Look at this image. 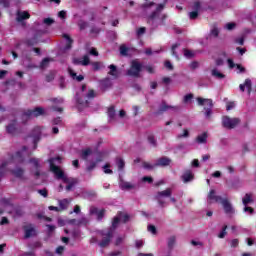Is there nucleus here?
I'll use <instances>...</instances> for the list:
<instances>
[{"label": "nucleus", "mask_w": 256, "mask_h": 256, "mask_svg": "<svg viewBox=\"0 0 256 256\" xmlns=\"http://www.w3.org/2000/svg\"><path fill=\"white\" fill-rule=\"evenodd\" d=\"M235 27H236V24L233 22L226 24V29H228V31H233V29H235Z\"/></svg>", "instance_id": "680f3d73"}, {"label": "nucleus", "mask_w": 256, "mask_h": 256, "mask_svg": "<svg viewBox=\"0 0 256 256\" xmlns=\"http://www.w3.org/2000/svg\"><path fill=\"white\" fill-rule=\"evenodd\" d=\"M102 241L99 243V247H108L111 243V239H113V230L109 229V231L105 234L102 233Z\"/></svg>", "instance_id": "9b49d317"}, {"label": "nucleus", "mask_w": 256, "mask_h": 256, "mask_svg": "<svg viewBox=\"0 0 256 256\" xmlns=\"http://www.w3.org/2000/svg\"><path fill=\"white\" fill-rule=\"evenodd\" d=\"M41 115H45V109L42 107H36L32 110L28 109L23 113V117H27V119L31 117H41Z\"/></svg>", "instance_id": "1a4fd4ad"}, {"label": "nucleus", "mask_w": 256, "mask_h": 256, "mask_svg": "<svg viewBox=\"0 0 256 256\" xmlns=\"http://www.w3.org/2000/svg\"><path fill=\"white\" fill-rule=\"evenodd\" d=\"M144 69L147 71V73H149L150 75H153V73H155V69L153 68V66H145Z\"/></svg>", "instance_id": "bf43d9fd"}, {"label": "nucleus", "mask_w": 256, "mask_h": 256, "mask_svg": "<svg viewBox=\"0 0 256 256\" xmlns=\"http://www.w3.org/2000/svg\"><path fill=\"white\" fill-rule=\"evenodd\" d=\"M220 203L226 215H233L235 213V209L233 205H231V202H229V199H223Z\"/></svg>", "instance_id": "ddd939ff"}, {"label": "nucleus", "mask_w": 256, "mask_h": 256, "mask_svg": "<svg viewBox=\"0 0 256 256\" xmlns=\"http://www.w3.org/2000/svg\"><path fill=\"white\" fill-rule=\"evenodd\" d=\"M110 167H111V164H105V165L103 166L104 173H105L106 175H112L113 170H111Z\"/></svg>", "instance_id": "37998d69"}, {"label": "nucleus", "mask_w": 256, "mask_h": 256, "mask_svg": "<svg viewBox=\"0 0 256 256\" xmlns=\"http://www.w3.org/2000/svg\"><path fill=\"white\" fill-rule=\"evenodd\" d=\"M189 137V130L184 129L182 134L177 136V139H187Z\"/></svg>", "instance_id": "a18cd8bd"}, {"label": "nucleus", "mask_w": 256, "mask_h": 256, "mask_svg": "<svg viewBox=\"0 0 256 256\" xmlns=\"http://www.w3.org/2000/svg\"><path fill=\"white\" fill-rule=\"evenodd\" d=\"M196 142L199 143V144H205L207 143V133L204 132L202 133L201 135H198L196 137Z\"/></svg>", "instance_id": "cd10ccee"}, {"label": "nucleus", "mask_w": 256, "mask_h": 256, "mask_svg": "<svg viewBox=\"0 0 256 256\" xmlns=\"http://www.w3.org/2000/svg\"><path fill=\"white\" fill-rule=\"evenodd\" d=\"M116 165L118 167V171H123V169H125V160H123L121 157H117Z\"/></svg>", "instance_id": "c85d7f7f"}, {"label": "nucleus", "mask_w": 256, "mask_h": 256, "mask_svg": "<svg viewBox=\"0 0 256 256\" xmlns=\"http://www.w3.org/2000/svg\"><path fill=\"white\" fill-rule=\"evenodd\" d=\"M95 97V90L89 89L84 99L79 97V94H76V101L78 105H82V107H89V101H93Z\"/></svg>", "instance_id": "20e7f679"}, {"label": "nucleus", "mask_w": 256, "mask_h": 256, "mask_svg": "<svg viewBox=\"0 0 256 256\" xmlns=\"http://www.w3.org/2000/svg\"><path fill=\"white\" fill-rule=\"evenodd\" d=\"M227 63L230 69H235V67H237V64H235V62H233V59L231 58L227 59Z\"/></svg>", "instance_id": "3c124183"}, {"label": "nucleus", "mask_w": 256, "mask_h": 256, "mask_svg": "<svg viewBox=\"0 0 256 256\" xmlns=\"http://www.w3.org/2000/svg\"><path fill=\"white\" fill-rule=\"evenodd\" d=\"M227 225H224L221 232L218 234L219 239H225V235H227Z\"/></svg>", "instance_id": "58836bf2"}, {"label": "nucleus", "mask_w": 256, "mask_h": 256, "mask_svg": "<svg viewBox=\"0 0 256 256\" xmlns=\"http://www.w3.org/2000/svg\"><path fill=\"white\" fill-rule=\"evenodd\" d=\"M55 161H61V157L57 156L55 158H50V171L54 173L56 179H61L62 181L65 179V172L59 168V166L55 165Z\"/></svg>", "instance_id": "f03ea898"}, {"label": "nucleus", "mask_w": 256, "mask_h": 256, "mask_svg": "<svg viewBox=\"0 0 256 256\" xmlns=\"http://www.w3.org/2000/svg\"><path fill=\"white\" fill-rule=\"evenodd\" d=\"M164 9H165V4H158L155 11H157V13L159 14Z\"/></svg>", "instance_id": "338daca9"}, {"label": "nucleus", "mask_w": 256, "mask_h": 256, "mask_svg": "<svg viewBox=\"0 0 256 256\" xmlns=\"http://www.w3.org/2000/svg\"><path fill=\"white\" fill-rule=\"evenodd\" d=\"M159 17V12L153 11L149 16H148V21H155Z\"/></svg>", "instance_id": "79ce46f5"}, {"label": "nucleus", "mask_w": 256, "mask_h": 256, "mask_svg": "<svg viewBox=\"0 0 256 256\" xmlns=\"http://www.w3.org/2000/svg\"><path fill=\"white\" fill-rule=\"evenodd\" d=\"M12 175H14V177H17V179H21V177H23V175H25V170L23 168H16L14 170H11Z\"/></svg>", "instance_id": "393cba45"}, {"label": "nucleus", "mask_w": 256, "mask_h": 256, "mask_svg": "<svg viewBox=\"0 0 256 256\" xmlns=\"http://www.w3.org/2000/svg\"><path fill=\"white\" fill-rule=\"evenodd\" d=\"M171 195H173V191L171 188H167L164 191L157 192L155 195V200L158 202L160 207H165V199L171 197Z\"/></svg>", "instance_id": "39448f33"}, {"label": "nucleus", "mask_w": 256, "mask_h": 256, "mask_svg": "<svg viewBox=\"0 0 256 256\" xmlns=\"http://www.w3.org/2000/svg\"><path fill=\"white\" fill-rule=\"evenodd\" d=\"M25 44L28 47H33L34 45H37V39H35V38L28 39V40H26Z\"/></svg>", "instance_id": "c03bdc74"}, {"label": "nucleus", "mask_w": 256, "mask_h": 256, "mask_svg": "<svg viewBox=\"0 0 256 256\" xmlns=\"http://www.w3.org/2000/svg\"><path fill=\"white\" fill-rule=\"evenodd\" d=\"M63 38L66 39V41H67L65 50L69 51V49H71L73 47V40H72L71 36H69V34H63Z\"/></svg>", "instance_id": "a878e982"}, {"label": "nucleus", "mask_w": 256, "mask_h": 256, "mask_svg": "<svg viewBox=\"0 0 256 256\" xmlns=\"http://www.w3.org/2000/svg\"><path fill=\"white\" fill-rule=\"evenodd\" d=\"M63 183H67V185H77V183H79V180H77V178H69L67 176L64 177V179H62Z\"/></svg>", "instance_id": "c756f323"}, {"label": "nucleus", "mask_w": 256, "mask_h": 256, "mask_svg": "<svg viewBox=\"0 0 256 256\" xmlns=\"http://www.w3.org/2000/svg\"><path fill=\"white\" fill-rule=\"evenodd\" d=\"M32 137H33L34 149H37V143L41 141V129L34 128L32 132Z\"/></svg>", "instance_id": "f3484780"}, {"label": "nucleus", "mask_w": 256, "mask_h": 256, "mask_svg": "<svg viewBox=\"0 0 256 256\" xmlns=\"http://www.w3.org/2000/svg\"><path fill=\"white\" fill-rule=\"evenodd\" d=\"M60 89H65V78L60 77V84H59Z\"/></svg>", "instance_id": "774afa93"}, {"label": "nucleus", "mask_w": 256, "mask_h": 256, "mask_svg": "<svg viewBox=\"0 0 256 256\" xmlns=\"http://www.w3.org/2000/svg\"><path fill=\"white\" fill-rule=\"evenodd\" d=\"M193 9L194 11H197L199 13V11H201V2L199 1L194 2Z\"/></svg>", "instance_id": "8fccbe9b"}, {"label": "nucleus", "mask_w": 256, "mask_h": 256, "mask_svg": "<svg viewBox=\"0 0 256 256\" xmlns=\"http://www.w3.org/2000/svg\"><path fill=\"white\" fill-rule=\"evenodd\" d=\"M148 231H149L152 235H156V234H157V228L155 227V225H148Z\"/></svg>", "instance_id": "09e8293b"}, {"label": "nucleus", "mask_w": 256, "mask_h": 256, "mask_svg": "<svg viewBox=\"0 0 256 256\" xmlns=\"http://www.w3.org/2000/svg\"><path fill=\"white\" fill-rule=\"evenodd\" d=\"M38 193L42 197H45V198L49 197V191H47V188L38 190Z\"/></svg>", "instance_id": "49530a36"}, {"label": "nucleus", "mask_w": 256, "mask_h": 256, "mask_svg": "<svg viewBox=\"0 0 256 256\" xmlns=\"http://www.w3.org/2000/svg\"><path fill=\"white\" fill-rule=\"evenodd\" d=\"M235 108V102H228L226 105V110L231 111V109Z\"/></svg>", "instance_id": "69168bd1"}, {"label": "nucleus", "mask_w": 256, "mask_h": 256, "mask_svg": "<svg viewBox=\"0 0 256 256\" xmlns=\"http://www.w3.org/2000/svg\"><path fill=\"white\" fill-rule=\"evenodd\" d=\"M239 123H241V119L239 118H231L229 116L222 117V126L224 129H235Z\"/></svg>", "instance_id": "423d86ee"}, {"label": "nucleus", "mask_w": 256, "mask_h": 256, "mask_svg": "<svg viewBox=\"0 0 256 256\" xmlns=\"http://www.w3.org/2000/svg\"><path fill=\"white\" fill-rule=\"evenodd\" d=\"M90 61L91 60L89 59V56L88 55H84L83 56V60H82V65L87 66V65H89Z\"/></svg>", "instance_id": "5fc2aeb1"}, {"label": "nucleus", "mask_w": 256, "mask_h": 256, "mask_svg": "<svg viewBox=\"0 0 256 256\" xmlns=\"http://www.w3.org/2000/svg\"><path fill=\"white\" fill-rule=\"evenodd\" d=\"M175 241H176L175 236H172L168 239V248L169 249H173V247H175Z\"/></svg>", "instance_id": "a19ab883"}, {"label": "nucleus", "mask_w": 256, "mask_h": 256, "mask_svg": "<svg viewBox=\"0 0 256 256\" xmlns=\"http://www.w3.org/2000/svg\"><path fill=\"white\" fill-rule=\"evenodd\" d=\"M193 99V94H187L184 96V103H189V101H191Z\"/></svg>", "instance_id": "e2e57ef3"}, {"label": "nucleus", "mask_w": 256, "mask_h": 256, "mask_svg": "<svg viewBox=\"0 0 256 256\" xmlns=\"http://www.w3.org/2000/svg\"><path fill=\"white\" fill-rule=\"evenodd\" d=\"M29 163H32V165H34L35 169H39L41 167V165L39 164L38 158H30Z\"/></svg>", "instance_id": "c9c22d12"}, {"label": "nucleus", "mask_w": 256, "mask_h": 256, "mask_svg": "<svg viewBox=\"0 0 256 256\" xmlns=\"http://www.w3.org/2000/svg\"><path fill=\"white\" fill-rule=\"evenodd\" d=\"M245 87L248 91V95H251V91L253 89V83L251 82V79H246L244 84L239 85V89L242 93H245Z\"/></svg>", "instance_id": "4468645a"}, {"label": "nucleus", "mask_w": 256, "mask_h": 256, "mask_svg": "<svg viewBox=\"0 0 256 256\" xmlns=\"http://www.w3.org/2000/svg\"><path fill=\"white\" fill-rule=\"evenodd\" d=\"M121 217H123V212H118L117 216L113 218L112 226L110 227L112 232L114 231V229H117L119 223H121Z\"/></svg>", "instance_id": "aec40b11"}, {"label": "nucleus", "mask_w": 256, "mask_h": 256, "mask_svg": "<svg viewBox=\"0 0 256 256\" xmlns=\"http://www.w3.org/2000/svg\"><path fill=\"white\" fill-rule=\"evenodd\" d=\"M193 172L191 170H187L183 175H182V180L184 183H189V181H193Z\"/></svg>", "instance_id": "4be33fe9"}, {"label": "nucleus", "mask_w": 256, "mask_h": 256, "mask_svg": "<svg viewBox=\"0 0 256 256\" xmlns=\"http://www.w3.org/2000/svg\"><path fill=\"white\" fill-rule=\"evenodd\" d=\"M55 80V72L50 71L47 75H46V82L47 83H51V81Z\"/></svg>", "instance_id": "f704fd0d"}, {"label": "nucleus", "mask_w": 256, "mask_h": 256, "mask_svg": "<svg viewBox=\"0 0 256 256\" xmlns=\"http://www.w3.org/2000/svg\"><path fill=\"white\" fill-rule=\"evenodd\" d=\"M128 53H129V48H127V46L125 45H121L120 54L123 55L124 57H127Z\"/></svg>", "instance_id": "4c0bfd02"}, {"label": "nucleus", "mask_w": 256, "mask_h": 256, "mask_svg": "<svg viewBox=\"0 0 256 256\" xmlns=\"http://www.w3.org/2000/svg\"><path fill=\"white\" fill-rule=\"evenodd\" d=\"M198 68H199V62L193 61V62L190 63V69L192 71H195V69H198Z\"/></svg>", "instance_id": "864d4df0"}, {"label": "nucleus", "mask_w": 256, "mask_h": 256, "mask_svg": "<svg viewBox=\"0 0 256 256\" xmlns=\"http://www.w3.org/2000/svg\"><path fill=\"white\" fill-rule=\"evenodd\" d=\"M68 205H69V201L67 199L61 200L59 202V207L62 210L67 209Z\"/></svg>", "instance_id": "ea45409f"}, {"label": "nucleus", "mask_w": 256, "mask_h": 256, "mask_svg": "<svg viewBox=\"0 0 256 256\" xmlns=\"http://www.w3.org/2000/svg\"><path fill=\"white\" fill-rule=\"evenodd\" d=\"M142 69L143 64L137 62L136 60H133L131 62L130 69L126 72V75H128L129 77H140Z\"/></svg>", "instance_id": "7ed1b4c3"}, {"label": "nucleus", "mask_w": 256, "mask_h": 256, "mask_svg": "<svg viewBox=\"0 0 256 256\" xmlns=\"http://www.w3.org/2000/svg\"><path fill=\"white\" fill-rule=\"evenodd\" d=\"M212 77H216V79H225V74L217 71V69L212 70Z\"/></svg>", "instance_id": "2f4dec72"}, {"label": "nucleus", "mask_w": 256, "mask_h": 256, "mask_svg": "<svg viewBox=\"0 0 256 256\" xmlns=\"http://www.w3.org/2000/svg\"><path fill=\"white\" fill-rule=\"evenodd\" d=\"M143 167H144V169L151 170V169H154L155 164L153 165V164H150L148 162H143Z\"/></svg>", "instance_id": "4d7b16f0"}, {"label": "nucleus", "mask_w": 256, "mask_h": 256, "mask_svg": "<svg viewBox=\"0 0 256 256\" xmlns=\"http://www.w3.org/2000/svg\"><path fill=\"white\" fill-rule=\"evenodd\" d=\"M168 165H171V159L168 157H161L157 160L155 167H168Z\"/></svg>", "instance_id": "a211bd4d"}, {"label": "nucleus", "mask_w": 256, "mask_h": 256, "mask_svg": "<svg viewBox=\"0 0 256 256\" xmlns=\"http://www.w3.org/2000/svg\"><path fill=\"white\" fill-rule=\"evenodd\" d=\"M26 155H27V146H23L22 150H19L14 155H12L11 160L14 163H16V165H22V163H25Z\"/></svg>", "instance_id": "0eeeda50"}, {"label": "nucleus", "mask_w": 256, "mask_h": 256, "mask_svg": "<svg viewBox=\"0 0 256 256\" xmlns=\"http://www.w3.org/2000/svg\"><path fill=\"white\" fill-rule=\"evenodd\" d=\"M115 115H116L115 106H110L108 108V117H109V119H111V120L115 119Z\"/></svg>", "instance_id": "473e14b6"}, {"label": "nucleus", "mask_w": 256, "mask_h": 256, "mask_svg": "<svg viewBox=\"0 0 256 256\" xmlns=\"http://www.w3.org/2000/svg\"><path fill=\"white\" fill-rule=\"evenodd\" d=\"M6 132L8 135H12V137H15V135H19V129H17V120H13L10 124L6 126Z\"/></svg>", "instance_id": "f8f14e48"}, {"label": "nucleus", "mask_w": 256, "mask_h": 256, "mask_svg": "<svg viewBox=\"0 0 256 256\" xmlns=\"http://www.w3.org/2000/svg\"><path fill=\"white\" fill-rule=\"evenodd\" d=\"M97 167V162H91L89 166H87L86 170L90 173V171H93Z\"/></svg>", "instance_id": "6e6d98bb"}, {"label": "nucleus", "mask_w": 256, "mask_h": 256, "mask_svg": "<svg viewBox=\"0 0 256 256\" xmlns=\"http://www.w3.org/2000/svg\"><path fill=\"white\" fill-rule=\"evenodd\" d=\"M164 66L166 67V69H168V71H173V69H174L173 64H171V61H169V60H166L164 62Z\"/></svg>", "instance_id": "de8ad7c7"}, {"label": "nucleus", "mask_w": 256, "mask_h": 256, "mask_svg": "<svg viewBox=\"0 0 256 256\" xmlns=\"http://www.w3.org/2000/svg\"><path fill=\"white\" fill-rule=\"evenodd\" d=\"M253 194L246 193L242 199L243 205L247 206L249 203H253Z\"/></svg>", "instance_id": "bb28decb"}, {"label": "nucleus", "mask_w": 256, "mask_h": 256, "mask_svg": "<svg viewBox=\"0 0 256 256\" xmlns=\"http://www.w3.org/2000/svg\"><path fill=\"white\" fill-rule=\"evenodd\" d=\"M24 239H31V237L37 236V230L33 227V224L23 226Z\"/></svg>", "instance_id": "9d476101"}, {"label": "nucleus", "mask_w": 256, "mask_h": 256, "mask_svg": "<svg viewBox=\"0 0 256 256\" xmlns=\"http://www.w3.org/2000/svg\"><path fill=\"white\" fill-rule=\"evenodd\" d=\"M183 53H184V57H186L187 59H192V57H195V54H193V51L189 49H184Z\"/></svg>", "instance_id": "e433bc0d"}, {"label": "nucleus", "mask_w": 256, "mask_h": 256, "mask_svg": "<svg viewBox=\"0 0 256 256\" xmlns=\"http://www.w3.org/2000/svg\"><path fill=\"white\" fill-rule=\"evenodd\" d=\"M27 19H31V14L28 11L17 10L16 12V22L20 23L21 27H27Z\"/></svg>", "instance_id": "6e6552de"}, {"label": "nucleus", "mask_w": 256, "mask_h": 256, "mask_svg": "<svg viewBox=\"0 0 256 256\" xmlns=\"http://www.w3.org/2000/svg\"><path fill=\"white\" fill-rule=\"evenodd\" d=\"M92 67H93L94 71H99V69H101V62L92 63Z\"/></svg>", "instance_id": "052dcab7"}, {"label": "nucleus", "mask_w": 256, "mask_h": 256, "mask_svg": "<svg viewBox=\"0 0 256 256\" xmlns=\"http://www.w3.org/2000/svg\"><path fill=\"white\" fill-rule=\"evenodd\" d=\"M196 101L200 107H203V105H206V107H204V110L206 111L205 117H207V119H211V115H213V100L198 97L196 98Z\"/></svg>", "instance_id": "f257e3e1"}, {"label": "nucleus", "mask_w": 256, "mask_h": 256, "mask_svg": "<svg viewBox=\"0 0 256 256\" xmlns=\"http://www.w3.org/2000/svg\"><path fill=\"white\" fill-rule=\"evenodd\" d=\"M208 200L209 201H214L215 203H221V201L223 200V198L219 195L215 194V190H210L208 193Z\"/></svg>", "instance_id": "6ab92c4d"}, {"label": "nucleus", "mask_w": 256, "mask_h": 256, "mask_svg": "<svg viewBox=\"0 0 256 256\" xmlns=\"http://www.w3.org/2000/svg\"><path fill=\"white\" fill-rule=\"evenodd\" d=\"M91 153H93L91 148H86V149L82 150L81 158L84 159V161H87V159L89 158V155H91Z\"/></svg>", "instance_id": "7c9ffc66"}, {"label": "nucleus", "mask_w": 256, "mask_h": 256, "mask_svg": "<svg viewBox=\"0 0 256 256\" xmlns=\"http://www.w3.org/2000/svg\"><path fill=\"white\" fill-rule=\"evenodd\" d=\"M108 69H110L108 75H111V77H114V79H119V70L117 69V66L111 64L108 66Z\"/></svg>", "instance_id": "412c9836"}, {"label": "nucleus", "mask_w": 256, "mask_h": 256, "mask_svg": "<svg viewBox=\"0 0 256 256\" xmlns=\"http://www.w3.org/2000/svg\"><path fill=\"white\" fill-rule=\"evenodd\" d=\"M147 141L149 143V145H151V147H157V138H155V134L153 133H149L147 135Z\"/></svg>", "instance_id": "b1692460"}, {"label": "nucleus", "mask_w": 256, "mask_h": 256, "mask_svg": "<svg viewBox=\"0 0 256 256\" xmlns=\"http://www.w3.org/2000/svg\"><path fill=\"white\" fill-rule=\"evenodd\" d=\"M50 62V58H44L40 63V69H45L46 67H49Z\"/></svg>", "instance_id": "72a5a7b5"}, {"label": "nucleus", "mask_w": 256, "mask_h": 256, "mask_svg": "<svg viewBox=\"0 0 256 256\" xmlns=\"http://www.w3.org/2000/svg\"><path fill=\"white\" fill-rule=\"evenodd\" d=\"M147 31V28L145 27H140L138 30H137V35L138 36H141V35H145V32Z\"/></svg>", "instance_id": "0e129e2a"}, {"label": "nucleus", "mask_w": 256, "mask_h": 256, "mask_svg": "<svg viewBox=\"0 0 256 256\" xmlns=\"http://www.w3.org/2000/svg\"><path fill=\"white\" fill-rule=\"evenodd\" d=\"M169 109H174V111H179L178 106L167 105V103L163 101L161 106L158 109V114L161 115V113H165V111H169Z\"/></svg>", "instance_id": "dca6fc26"}, {"label": "nucleus", "mask_w": 256, "mask_h": 256, "mask_svg": "<svg viewBox=\"0 0 256 256\" xmlns=\"http://www.w3.org/2000/svg\"><path fill=\"white\" fill-rule=\"evenodd\" d=\"M120 189H122V191H129L130 189H135V185L131 184V182L121 181Z\"/></svg>", "instance_id": "5701e85b"}, {"label": "nucleus", "mask_w": 256, "mask_h": 256, "mask_svg": "<svg viewBox=\"0 0 256 256\" xmlns=\"http://www.w3.org/2000/svg\"><path fill=\"white\" fill-rule=\"evenodd\" d=\"M43 23H44L45 25H53V24L55 23V20H53L52 18H45V19L43 20Z\"/></svg>", "instance_id": "13d9d810"}, {"label": "nucleus", "mask_w": 256, "mask_h": 256, "mask_svg": "<svg viewBox=\"0 0 256 256\" xmlns=\"http://www.w3.org/2000/svg\"><path fill=\"white\" fill-rule=\"evenodd\" d=\"M189 17L192 20L197 19L199 17V12L198 11H192V12L189 13Z\"/></svg>", "instance_id": "603ef678"}, {"label": "nucleus", "mask_w": 256, "mask_h": 256, "mask_svg": "<svg viewBox=\"0 0 256 256\" xmlns=\"http://www.w3.org/2000/svg\"><path fill=\"white\" fill-rule=\"evenodd\" d=\"M90 214L97 215L98 221H103V217H105V209L99 210L97 207H91Z\"/></svg>", "instance_id": "2eb2a0df"}]
</instances>
